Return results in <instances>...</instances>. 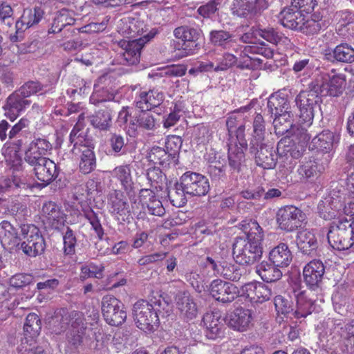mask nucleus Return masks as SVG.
Returning <instances> with one entry per match:
<instances>
[{"instance_id": "nucleus-1", "label": "nucleus", "mask_w": 354, "mask_h": 354, "mask_svg": "<svg viewBox=\"0 0 354 354\" xmlns=\"http://www.w3.org/2000/svg\"><path fill=\"white\" fill-rule=\"evenodd\" d=\"M239 227L246 237H237L235 239L233 243L234 259L240 265H252L262 257L263 229L252 219L242 221Z\"/></svg>"}, {"instance_id": "nucleus-2", "label": "nucleus", "mask_w": 354, "mask_h": 354, "mask_svg": "<svg viewBox=\"0 0 354 354\" xmlns=\"http://www.w3.org/2000/svg\"><path fill=\"white\" fill-rule=\"evenodd\" d=\"M73 144L71 153L79 159V169L84 174L92 172L96 167V158L93 151L94 143L85 131H81L78 126L73 128L69 136Z\"/></svg>"}, {"instance_id": "nucleus-3", "label": "nucleus", "mask_w": 354, "mask_h": 354, "mask_svg": "<svg viewBox=\"0 0 354 354\" xmlns=\"http://www.w3.org/2000/svg\"><path fill=\"white\" fill-rule=\"evenodd\" d=\"M297 301V308L294 309L293 302L281 295H277L274 299V304L278 314L283 315L290 319L304 318L310 315L313 309V301L308 299L306 292L295 290Z\"/></svg>"}, {"instance_id": "nucleus-4", "label": "nucleus", "mask_w": 354, "mask_h": 354, "mask_svg": "<svg viewBox=\"0 0 354 354\" xmlns=\"http://www.w3.org/2000/svg\"><path fill=\"white\" fill-rule=\"evenodd\" d=\"M327 238L333 248L348 250L354 244V225L345 218H338L330 223Z\"/></svg>"}, {"instance_id": "nucleus-5", "label": "nucleus", "mask_w": 354, "mask_h": 354, "mask_svg": "<svg viewBox=\"0 0 354 354\" xmlns=\"http://www.w3.org/2000/svg\"><path fill=\"white\" fill-rule=\"evenodd\" d=\"M108 207L110 213L120 222H129L133 215L138 213L140 204L137 199L131 201L129 205L126 195L120 190H113L108 196Z\"/></svg>"}, {"instance_id": "nucleus-6", "label": "nucleus", "mask_w": 354, "mask_h": 354, "mask_svg": "<svg viewBox=\"0 0 354 354\" xmlns=\"http://www.w3.org/2000/svg\"><path fill=\"white\" fill-rule=\"evenodd\" d=\"M310 136L304 127L297 128L294 133L282 138L277 144V151L281 157L298 159L303 155Z\"/></svg>"}, {"instance_id": "nucleus-7", "label": "nucleus", "mask_w": 354, "mask_h": 354, "mask_svg": "<svg viewBox=\"0 0 354 354\" xmlns=\"http://www.w3.org/2000/svg\"><path fill=\"white\" fill-rule=\"evenodd\" d=\"M333 69L331 73L333 75L322 73L310 82L309 87L317 91L320 95L336 97L341 95L345 85V75L343 74H335Z\"/></svg>"}, {"instance_id": "nucleus-8", "label": "nucleus", "mask_w": 354, "mask_h": 354, "mask_svg": "<svg viewBox=\"0 0 354 354\" xmlns=\"http://www.w3.org/2000/svg\"><path fill=\"white\" fill-rule=\"evenodd\" d=\"M319 95L317 91L309 87V90L300 91L295 99V104L299 110V116L307 126L312 124L315 111L319 106Z\"/></svg>"}, {"instance_id": "nucleus-9", "label": "nucleus", "mask_w": 354, "mask_h": 354, "mask_svg": "<svg viewBox=\"0 0 354 354\" xmlns=\"http://www.w3.org/2000/svg\"><path fill=\"white\" fill-rule=\"evenodd\" d=\"M21 232L25 239L21 244V249L26 254L36 257L44 252L46 243L37 227L33 225H23L21 226Z\"/></svg>"}, {"instance_id": "nucleus-10", "label": "nucleus", "mask_w": 354, "mask_h": 354, "mask_svg": "<svg viewBox=\"0 0 354 354\" xmlns=\"http://www.w3.org/2000/svg\"><path fill=\"white\" fill-rule=\"evenodd\" d=\"M133 314L135 322L140 330L151 332L158 326L159 319L157 313L147 301H138L133 305Z\"/></svg>"}, {"instance_id": "nucleus-11", "label": "nucleus", "mask_w": 354, "mask_h": 354, "mask_svg": "<svg viewBox=\"0 0 354 354\" xmlns=\"http://www.w3.org/2000/svg\"><path fill=\"white\" fill-rule=\"evenodd\" d=\"M306 215L299 208L294 205L281 207L277 213V222L280 229L286 232H293L306 223Z\"/></svg>"}, {"instance_id": "nucleus-12", "label": "nucleus", "mask_w": 354, "mask_h": 354, "mask_svg": "<svg viewBox=\"0 0 354 354\" xmlns=\"http://www.w3.org/2000/svg\"><path fill=\"white\" fill-rule=\"evenodd\" d=\"M102 313L107 324L118 326L127 319L123 304L113 295H105L102 299Z\"/></svg>"}, {"instance_id": "nucleus-13", "label": "nucleus", "mask_w": 354, "mask_h": 354, "mask_svg": "<svg viewBox=\"0 0 354 354\" xmlns=\"http://www.w3.org/2000/svg\"><path fill=\"white\" fill-rule=\"evenodd\" d=\"M156 32L151 30L147 34L131 41H122L120 46L123 50L122 57L123 64L135 65L139 63L141 50L145 44L154 37Z\"/></svg>"}, {"instance_id": "nucleus-14", "label": "nucleus", "mask_w": 354, "mask_h": 354, "mask_svg": "<svg viewBox=\"0 0 354 354\" xmlns=\"http://www.w3.org/2000/svg\"><path fill=\"white\" fill-rule=\"evenodd\" d=\"M180 180V186L188 195L203 196L209 191L208 179L199 173L187 171L181 176Z\"/></svg>"}, {"instance_id": "nucleus-15", "label": "nucleus", "mask_w": 354, "mask_h": 354, "mask_svg": "<svg viewBox=\"0 0 354 354\" xmlns=\"http://www.w3.org/2000/svg\"><path fill=\"white\" fill-rule=\"evenodd\" d=\"M205 266L212 268L214 275L234 281H238L244 272V269L237 265L225 261H216L209 257H207Z\"/></svg>"}, {"instance_id": "nucleus-16", "label": "nucleus", "mask_w": 354, "mask_h": 354, "mask_svg": "<svg viewBox=\"0 0 354 354\" xmlns=\"http://www.w3.org/2000/svg\"><path fill=\"white\" fill-rule=\"evenodd\" d=\"M250 151L254 154L256 164L264 169H271L276 166L277 155L272 147L256 141L251 142Z\"/></svg>"}, {"instance_id": "nucleus-17", "label": "nucleus", "mask_w": 354, "mask_h": 354, "mask_svg": "<svg viewBox=\"0 0 354 354\" xmlns=\"http://www.w3.org/2000/svg\"><path fill=\"white\" fill-rule=\"evenodd\" d=\"M325 266L321 260L314 259L308 263L303 268V278L305 283L310 289L315 290L320 288Z\"/></svg>"}, {"instance_id": "nucleus-18", "label": "nucleus", "mask_w": 354, "mask_h": 354, "mask_svg": "<svg viewBox=\"0 0 354 354\" xmlns=\"http://www.w3.org/2000/svg\"><path fill=\"white\" fill-rule=\"evenodd\" d=\"M176 306L180 317L185 322L195 319L198 313L197 304L188 291L178 292L175 297Z\"/></svg>"}, {"instance_id": "nucleus-19", "label": "nucleus", "mask_w": 354, "mask_h": 354, "mask_svg": "<svg viewBox=\"0 0 354 354\" xmlns=\"http://www.w3.org/2000/svg\"><path fill=\"white\" fill-rule=\"evenodd\" d=\"M209 292L217 301L228 303L233 301L237 297L239 290L231 283L215 279L210 284Z\"/></svg>"}, {"instance_id": "nucleus-20", "label": "nucleus", "mask_w": 354, "mask_h": 354, "mask_svg": "<svg viewBox=\"0 0 354 354\" xmlns=\"http://www.w3.org/2000/svg\"><path fill=\"white\" fill-rule=\"evenodd\" d=\"M30 100L25 99L15 91L7 97L3 106L5 117L13 122L30 105Z\"/></svg>"}, {"instance_id": "nucleus-21", "label": "nucleus", "mask_w": 354, "mask_h": 354, "mask_svg": "<svg viewBox=\"0 0 354 354\" xmlns=\"http://www.w3.org/2000/svg\"><path fill=\"white\" fill-rule=\"evenodd\" d=\"M201 32L198 28L185 25L176 28L173 35L175 38L183 41V50L186 51V55H189L194 53V49L189 46L190 44L197 47L196 41L200 38Z\"/></svg>"}, {"instance_id": "nucleus-22", "label": "nucleus", "mask_w": 354, "mask_h": 354, "mask_svg": "<svg viewBox=\"0 0 354 354\" xmlns=\"http://www.w3.org/2000/svg\"><path fill=\"white\" fill-rule=\"evenodd\" d=\"M41 218L47 227L59 230L64 222L61 208L53 201L44 203L41 209Z\"/></svg>"}, {"instance_id": "nucleus-23", "label": "nucleus", "mask_w": 354, "mask_h": 354, "mask_svg": "<svg viewBox=\"0 0 354 354\" xmlns=\"http://www.w3.org/2000/svg\"><path fill=\"white\" fill-rule=\"evenodd\" d=\"M164 100V94L158 89L140 91L136 96L134 104L140 111H150L159 106Z\"/></svg>"}, {"instance_id": "nucleus-24", "label": "nucleus", "mask_w": 354, "mask_h": 354, "mask_svg": "<svg viewBox=\"0 0 354 354\" xmlns=\"http://www.w3.org/2000/svg\"><path fill=\"white\" fill-rule=\"evenodd\" d=\"M223 321L219 312L207 313L203 315V324L207 338L215 340L223 336L225 328Z\"/></svg>"}, {"instance_id": "nucleus-25", "label": "nucleus", "mask_w": 354, "mask_h": 354, "mask_svg": "<svg viewBox=\"0 0 354 354\" xmlns=\"http://www.w3.org/2000/svg\"><path fill=\"white\" fill-rule=\"evenodd\" d=\"M253 313L251 310L236 308L230 315L227 321L230 327L238 331H246L253 325Z\"/></svg>"}, {"instance_id": "nucleus-26", "label": "nucleus", "mask_w": 354, "mask_h": 354, "mask_svg": "<svg viewBox=\"0 0 354 354\" xmlns=\"http://www.w3.org/2000/svg\"><path fill=\"white\" fill-rule=\"evenodd\" d=\"M267 7L266 0H235L232 10V13L238 17H246Z\"/></svg>"}, {"instance_id": "nucleus-27", "label": "nucleus", "mask_w": 354, "mask_h": 354, "mask_svg": "<svg viewBox=\"0 0 354 354\" xmlns=\"http://www.w3.org/2000/svg\"><path fill=\"white\" fill-rule=\"evenodd\" d=\"M32 168L36 178L44 185L53 182L58 176L59 171L57 165L48 158Z\"/></svg>"}, {"instance_id": "nucleus-28", "label": "nucleus", "mask_w": 354, "mask_h": 354, "mask_svg": "<svg viewBox=\"0 0 354 354\" xmlns=\"http://www.w3.org/2000/svg\"><path fill=\"white\" fill-rule=\"evenodd\" d=\"M254 34L276 46H280L285 48H292L293 46V44L288 37L272 27L257 28Z\"/></svg>"}, {"instance_id": "nucleus-29", "label": "nucleus", "mask_w": 354, "mask_h": 354, "mask_svg": "<svg viewBox=\"0 0 354 354\" xmlns=\"http://www.w3.org/2000/svg\"><path fill=\"white\" fill-rule=\"evenodd\" d=\"M243 292L252 302L262 303L268 300L271 295V289L260 282H252L243 287Z\"/></svg>"}, {"instance_id": "nucleus-30", "label": "nucleus", "mask_w": 354, "mask_h": 354, "mask_svg": "<svg viewBox=\"0 0 354 354\" xmlns=\"http://www.w3.org/2000/svg\"><path fill=\"white\" fill-rule=\"evenodd\" d=\"M158 127V120L149 111H140L129 122V128L133 132L137 127L142 131H154Z\"/></svg>"}, {"instance_id": "nucleus-31", "label": "nucleus", "mask_w": 354, "mask_h": 354, "mask_svg": "<svg viewBox=\"0 0 354 354\" xmlns=\"http://www.w3.org/2000/svg\"><path fill=\"white\" fill-rule=\"evenodd\" d=\"M296 243L299 252L304 255L314 254L318 247L315 235L308 229L301 230L297 232Z\"/></svg>"}, {"instance_id": "nucleus-32", "label": "nucleus", "mask_w": 354, "mask_h": 354, "mask_svg": "<svg viewBox=\"0 0 354 354\" xmlns=\"http://www.w3.org/2000/svg\"><path fill=\"white\" fill-rule=\"evenodd\" d=\"M44 14V12L40 7L24 9L21 17L16 21V28L26 30L38 24Z\"/></svg>"}, {"instance_id": "nucleus-33", "label": "nucleus", "mask_w": 354, "mask_h": 354, "mask_svg": "<svg viewBox=\"0 0 354 354\" xmlns=\"http://www.w3.org/2000/svg\"><path fill=\"white\" fill-rule=\"evenodd\" d=\"M209 40L212 45L221 47L223 49L232 48L235 52L240 50L239 46L236 45V41L232 35L223 30H214L209 33Z\"/></svg>"}, {"instance_id": "nucleus-34", "label": "nucleus", "mask_w": 354, "mask_h": 354, "mask_svg": "<svg viewBox=\"0 0 354 354\" xmlns=\"http://www.w3.org/2000/svg\"><path fill=\"white\" fill-rule=\"evenodd\" d=\"M269 260L280 268L287 267L292 260V254L288 245L281 243L270 251Z\"/></svg>"}, {"instance_id": "nucleus-35", "label": "nucleus", "mask_w": 354, "mask_h": 354, "mask_svg": "<svg viewBox=\"0 0 354 354\" xmlns=\"http://www.w3.org/2000/svg\"><path fill=\"white\" fill-rule=\"evenodd\" d=\"M0 241L3 246L10 249L19 244L20 237L17 229L8 221H3L0 223Z\"/></svg>"}, {"instance_id": "nucleus-36", "label": "nucleus", "mask_w": 354, "mask_h": 354, "mask_svg": "<svg viewBox=\"0 0 354 354\" xmlns=\"http://www.w3.org/2000/svg\"><path fill=\"white\" fill-rule=\"evenodd\" d=\"M267 107L271 116H278L284 113H291L288 99L283 93L271 95L268 100Z\"/></svg>"}, {"instance_id": "nucleus-37", "label": "nucleus", "mask_w": 354, "mask_h": 354, "mask_svg": "<svg viewBox=\"0 0 354 354\" xmlns=\"http://www.w3.org/2000/svg\"><path fill=\"white\" fill-rule=\"evenodd\" d=\"M292 117V113H284L274 118L273 125L276 134L283 136L287 133L286 136H290L296 131L299 127L293 126Z\"/></svg>"}, {"instance_id": "nucleus-38", "label": "nucleus", "mask_w": 354, "mask_h": 354, "mask_svg": "<svg viewBox=\"0 0 354 354\" xmlns=\"http://www.w3.org/2000/svg\"><path fill=\"white\" fill-rule=\"evenodd\" d=\"M272 263L262 261L256 268L257 273L267 283H271L279 280L282 277V272Z\"/></svg>"}, {"instance_id": "nucleus-39", "label": "nucleus", "mask_w": 354, "mask_h": 354, "mask_svg": "<svg viewBox=\"0 0 354 354\" xmlns=\"http://www.w3.org/2000/svg\"><path fill=\"white\" fill-rule=\"evenodd\" d=\"M75 21L74 12L65 8L62 9L57 13L48 32H59L66 26L73 25Z\"/></svg>"}, {"instance_id": "nucleus-40", "label": "nucleus", "mask_w": 354, "mask_h": 354, "mask_svg": "<svg viewBox=\"0 0 354 354\" xmlns=\"http://www.w3.org/2000/svg\"><path fill=\"white\" fill-rule=\"evenodd\" d=\"M247 147L239 146L236 142L228 143V160L230 167L234 171H239L241 165L245 160L244 151Z\"/></svg>"}, {"instance_id": "nucleus-41", "label": "nucleus", "mask_w": 354, "mask_h": 354, "mask_svg": "<svg viewBox=\"0 0 354 354\" xmlns=\"http://www.w3.org/2000/svg\"><path fill=\"white\" fill-rule=\"evenodd\" d=\"M104 109H101L90 117L91 124L100 130H107L111 125V111L106 106Z\"/></svg>"}, {"instance_id": "nucleus-42", "label": "nucleus", "mask_w": 354, "mask_h": 354, "mask_svg": "<svg viewBox=\"0 0 354 354\" xmlns=\"http://www.w3.org/2000/svg\"><path fill=\"white\" fill-rule=\"evenodd\" d=\"M333 62L345 64L354 62V48L346 43L337 45L333 50Z\"/></svg>"}, {"instance_id": "nucleus-43", "label": "nucleus", "mask_w": 354, "mask_h": 354, "mask_svg": "<svg viewBox=\"0 0 354 354\" xmlns=\"http://www.w3.org/2000/svg\"><path fill=\"white\" fill-rule=\"evenodd\" d=\"M335 143V136L329 130H324L313 138L311 144L313 147L328 151L333 147Z\"/></svg>"}, {"instance_id": "nucleus-44", "label": "nucleus", "mask_w": 354, "mask_h": 354, "mask_svg": "<svg viewBox=\"0 0 354 354\" xmlns=\"http://www.w3.org/2000/svg\"><path fill=\"white\" fill-rule=\"evenodd\" d=\"M241 56L248 57L250 59H257L259 58L252 57L249 54H259L267 59L272 58L274 50L268 46V45L262 43L261 46H244L240 48Z\"/></svg>"}, {"instance_id": "nucleus-45", "label": "nucleus", "mask_w": 354, "mask_h": 354, "mask_svg": "<svg viewBox=\"0 0 354 354\" xmlns=\"http://www.w3.org/2000/svg\"><path fill=\"white\" fill-rule=\"evenodd\" d=\"M121 21L124 27H118V28L120 29L119 32H121L122 35L129 37H136L137 35L143 34L145 25L142 21L134 19L131 20L124 19Z\"/></svg>"}, {"instance_id": "nucleus-46", "label": "nucleus", "mask_w": 354, "mask_h": 354, "mask_svg": "<svg viewBox=\"0 0 354 354\" xmlns=\"http://www.w3.org/2000/svg\"><path fill=\"white\" fill-rule=\"evenodd\" d=\"M41 323L35 313H30L26 319L24 326L25 335L30 338L37 337L41 330Z\"/></svg>"}, {"instance_id": "nucleus-47", "label": "nucleus", "mask_w": 354, "mask_h": 354, "mask_svg": "<svg viewBox=\"0 0 354 354\" xmlns=\"http://www.w3.org/2000/svg\"><path fill=\"white\" fill-rule=\"evenodd\" d=\"M149 160L154 165L167 166L172 160L167 151L160 147H153L148 153Z\"/></svg>"}, {"instance_id": "nucleus-48", "label": "nucleus", "mask_w": 354, "mask_h": 354, "mask_svg": "<svg viewBox=\"0 0 354 354\" xmlns=\"http://www.w3.org/2000/svg\"><path fill=\"white\" fill-rule=\"evenodd\" d=\"M104 270V267L102 264H96L93 262H90L82 266L80 278L82 280L91 277L102 279L103 277Z\"/></svg>"}, {"instance_id": "nucleus-49", "label": "nucleus", "mask_w": 354, "mask_h": 354, "mask_svg": "<svg viewBox=\"0 0 354 354\" xmlns=\"http://www.w3.org/2000/svg\"><path fill=\"white\" fill-rule=\"evenodd\" d=\"M185 279L197 292L205 290V277L198 270H188L185 274Z\"/></svg>"}, {"instance_id": "nucleus-50", "label": "nucleus", "mask_w": 354, "mask_h": 354, "mask_svg": "<svg viewBox=\"0 0 354 354\" xmlns=\"http://www.w3.org/2000/svg\"><path fill=\"white\" fill-rule=\"evenodd\" d=\"M46 86L41 84L39 82L29 81L25 83L20 87L19 89L17 90L20 95H21L25 99L30 97L32 95L41 93V94L46 93L47 90L46 89Z\"/></svg>"}, {"instance_id": "nucleus-51", "label": "nucleus", "mask_w": 354, "mask_h": 354, "mask_svg": "<svg viewBox=\"0 0 354 354\" xmlns=\"http://www.w3.org/2000/svg\"><path fill=\"white\" fill-rule=\"evenodd\" d=\"M183 140L181 137L172 135L169 136L165 142L166 151L174 162L177 160L178 154L181 149Z\"/></svg>"}, {"instance_id": "nucleus-52", "label": "nucleus", "mask_w": 354, "mask_h": 354, "mask_svg": "<svg viewBox=\"0 0 354 354\" xmlns=\"http://www.w3.org/2000/svg\"><path fill=\"white\" fill-rule=\"evenodd\" d=\"M17 351L18 354H46L43 346L37 344L32 340L29 341L28 337L21 339Z\"/></svg>"}, {"instance_id": "nucleus-53", "label": "nucleus", "mask_w": 354, "mask_h": 354, "mask_svg": "<svg viewBox=\"0 0 354 354\" xmlns=\"http://www.w3.org/2000/svg\"><path fill=\"white\" fill-rule=\"evenodd\" d=\"M181 180L175 185V188L170 190L168 196L174 206L180 207L184 206L187 203L185 195L187 193L184 189L181 187Z\"/></svg>"}, {"instance_id": "nucleus-54", "label": "nucleus", "mask_w": 354, "mask_h": 354, "mask_svg": "<svg viewBox=\"0 0 354 354\" xmlns=\"http://www.w3.org/2000/svg\"><path fill=\"white\" fill-rule=\"evenodd\" d=\"M319 171L318 163L314 160L303 163L297 169L301 178L306 180L315 177Z\"/></svg>"}, {"instance_id": "nucleus-55", "label": "nucleus", "mask_w": 354, "mask_h": 354, "mask_svg": "<svg viewBox=\"0 0 354 354\" xmlns=\"http://www.w3.org/2000/svg\"><path fill=\"white\" fill-rule=\"evenodd\" d=\"M112 176L116 178L124 189L131 185V169L127 165H121L115 167L112 171Z\"/></svg>"}, {"instance_id": "nucleus-56", "label": "nucleus", "mask_w": 354, "mask_h": 354, "mask_svg": "<svg viewBox=\"0 0 354 354\" xmlns=\"http://www.w3.org/2000/svg\"><path fill=\"white\" fill-rule=\"evenodd\" d=\"M299 10H294L291 8H284L279 14L281 24L286 28L293 29L297 26L295 20L299 15Z\"/></svg>"}, {"instance_id": "nucleus-57", "label": "nucleus", "mask_w": 354, "mask_h": 354, "mask_svg": "<svg viewBox=\"0 0 354 354\" xmlns=\"http://www.w3.org/2000/svg\"><path fill=\"white\" fill-rule=\"evenodd\" d=\"M323 22L319 19V17L309 16L308 15L301 32L306 35H315L322 29Z\"/></svg>"}, {"instance_id": "nucleus-58", "label": "nucleus", "mask_w": 354, "mask_h": 354, "mask_svg": "<svg viewBox=\"0 0 354 354\" xmlns=\"http://www.w3.org/2000/svg\"><path fill=\"white\" fill-rule=\"evenodd\" d=\"M326 333L333 337L340 336L342 338V333L344 331V322L342 319L336 318H328L325 322Z\"/></svg>"}, {"instance_id": "nucleus-59", "label": "nucleus", "mask_w": 354, "mask_h": 354, "mask_svg": "<svg viewBox=\"0 0 354 354\" xmlns=\"http://www.w3.org/2000/svg\"><path fill=\"white\" fill-rule=\"evenodd\" d=\"M332 300L334 309L337 313L343 315L347 311L349 299L345 294L340 291H337L333 295Z\"/></svg>"}, {"instance_id": "nucleus-60", "label": "nucleus", "mask_w": 354, "mask_h": 354, "mask_svg": "<svg viewBox=\"0 0 354 354\" xmlns=\"http://www.w3.org/2000/svg\"><path fill=\"white\" fill-rule=\"evenodd\" d=\"M85 218L89 221L92 228L95 230L99 239H102L104 235V230L97 214L93 209L88 208L84 211Z\"/></svg>"}, {"instance_id": "nucleus-61", "label": "nucleus", "mask_w": 354, "mask_h": 354, "mask_svg": "<svg viewBox=\"0 0 354 354\" xmlns=\"http://www.w3.org/2000/svg\"><path fill=\"white\" fill-rule=\"evenodd\" d=\"M63 239L64 253L67 255L73 254L75 252L77 239L73 230L69 227H66Z\"/></svg>"}, {"instance_id": "nucleus-62", "label": "nucleus", "mask_w": 354, "mask_h": 354, "mask_svg": "<svg viewBox=\"0 0 354 354\" xmlns=\"http://www.w3.org/2000/svg\"><path fill=\"white\" fill-rule=\"evenodd\" d=\"M28 147L46 156L51 150L52 145L44 138H35L30 142Z\"/></svg>"}, {"instance_id": "nucleus-63", "label": "nucleus", "mask_w": 354, "mask_h": 354, "mask_svg": "<svg viewBox=\"0 0 354 354\" xmlns=\"http://www.w3.org/2000/svg\"><path fill=\"white\" fill-rule=\"evenodd\" d=\"M76 324V323L72 324V329L67 335L68 342L75 346H77L82 344L85 330L83 326L80 328H77Z\"/></svg>"}, {"instance_id": "nucleus-64", "label": "nucleus", "mask_w": 354, "mask_h": 354, "mask_svg": "<svg viewBox=\"0 0 354 354\" xmlns=\"http://www.w3.org/2000/svg\"><path fill=\"white\" fill-rule=\"evenodd\" d=\"M13 10L7 3H0V20L8 26H11L14 22Z\"/></svg>"}]
</instances>
